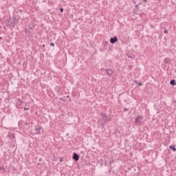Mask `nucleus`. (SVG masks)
<instances>
[{
    "label": "nucleus",
    "mask_w": 176,
    "mask_h": 176,
    "mask_svg": "<svg viewBox=\"0 0 176 176\" xmlns=\"http://www.w3.org/2000/svg\"><path fill=\"white\" fill-rule=\"evenodd\" d=\"M169 148H170V149H172V151H173V152H175V151H176V148H175V145H173V146H170Z\"/></svg>",
    "instance_id": "obj_8"
},
{
    "label": "nucleus",
    "mask_w": 176,
    "mask_h": 176,
    "mask_svg": "<svg viewBox=\"0 0 176 176\" xmlns=\"http://www.w3.org/2000/svg\"><path fill=\"white\" fill-rule=\"evenodd\" d=\"M43 47H45V45H43Z\"/></svg>",
    "instance_id": "obj_17"
},
{
    "label": "nucleus",
    "mask_w": 176,
    "mask_h": 176,
    "mask_svg": "<svg viewBox=\"0 0 176 176\" xmlns=\"http://www.w3.org/2000/svg\"><path fill=\"white\" fill-rule=\"evenodd\" d=\"M142 116H139L138 118H136L135 123H136V124H138V123H141L142 122Z\"/></svg>",
    "instance_id": "obj_2"
},
{
    "label": "nucleus",
    "mask_w": 176,
    "mask_h": 176,
    "mask_svg": "<svg viewBox=\"0 0 176 176\" xmlns=\"http://www.w3.org/2000/svg\"><path fill=\"white\" fill-rule=\"evenodd\" d=\"M60 10L61 13H63V12H64V8H60Z\"/></svg>",
    "instance_id": "obj_13"
},
{
    "label": "nucleus",
    "mask_w": 176,
    "mask_h": 176,
    "mask_svg": "<svg viewBox=\"0 0 176 176\" xmlns=\"http://www.w3.org/2000/svg\"><path fill=\"white\" fill-rule=\"evenodd\" d=\"M50 45H51V46H54V43H51Z\"/></svg>",
    "instance_id": "obj_14"
},
{
    "label": "nucleus",
    "mask_w": 176,
    "mask_h": 176,
    "mask_svg": "<svg viewBox=\"0 0 176 176\" xmlns=\"http://www.w3.org/2000/svg\"><path fill=\"white\" fill-rule=\"evenodd\" d=\"M116 42H118V37L114 36L110 38V43H112L113 45V43H116Z\"/></svg>",
    "instance_id": "obj_3"
},
{
    "label": "nucleus",
    "mask_w": 176,
    "mask_h": 176,
    "mask_svg": "<svg viewBox=\"0 0 176 176\" xmlns=\"http://www.w3.org/2000/svg\"><path fill=\"white\" fill-rule=\"evenodd\" d=\"M41 130H42V128L41 127L36 128L34 129V134H41Z\"/></svg>",
    "instance_id": "obj_5"
},
{
    "label": "nucleus",
    "mask_w": 176,
    "mask_h": 176,
    "mask_svg": "<svg viewBox=\"0 0 176 176\" xmlns=\"http://www.w3.org/2000/svg\"><path fill=\"white\" fill-rule=\"evenodd\" d=\"M73 159L74 160H76V162H78V160H79V155L76 154V153H74Z\"/></svg>",
    "instance_id": "obj_4"
},
{
    "label": "nucleus",
    "mask_w": 176,
    "mask_h": 176,
    "mask_svg": "<svg viewBox=\"0 0 176 176\" xmlns=\"http://www.w3.org/2000/svg\"><path fill=\"white\" fill-rule=\"evenodd\" d=\"M168 60V58H165V61H167Z\"/></svg>",
    "instance_id": "obj_16"
},
{
    "label": "nucleus",
    "mask_w": 176,
    "mask_h": 176,
    "mask_svg": "<svg viewBox=\"0 0 176 176\" xmlns=\"http://www.w3.org/2000/svg\"><path fill=\"white\" fill-rule=\"evenodd\" d=\"M106 72L107 75H109V76H111V75L113 74V72L111 69H106Z\"/></svg>",
    "instance_id": "obj_6"
},
{
    "label": "nucleus",
    "mask_w": 176,
    "mask_h": 176,
    "mask_svg": "<svg viewBox=\"0 0 176 176\" xmlns=\"http://www.w3.org/2000/svg\"><path fill=\"white\" fill-rule=\"evenodd\" d=\"M144 2H148V0H143Z\"/></svg>",
    "instance_id": "obj_15"
},
{
    "label": "nucleus",
    "mask_w": 176,
    "mask_h": 176,
    "mask_svg": "<svg viewBox=\"0 0 176 176\" xmlns=\"http://www.w3.org/2000/svg\"><path fill=\"white\" fill-rule=\"evenodd\" d=\"M170 84L172 85V86H174L175 85V80H171Z\"/></svg>",
    "instance_id": "obj_9"
},
{
    "label": "nucleus",
    "mask_w": 176,
    "mask_h": 176,
    "mask_svg": "<svg viewBox=\"0 0 176 176\" xmlns=\"http://www.w3.org/2000/svg\"><path fill=\"white\" fill-rule=\"evenodd\" d=\"M125 111H129V109H125Z\"/></svg>",
    "instance_id": "obj_18"
},
{
    "label": "nucleus",
    "mask_w": 176,
    "mask_h": 176,
    "mask_svg": "<svg viewBox=\"0 0 176 176\" xmlns=\"http://www.w3.org/2000/svg\"><path fill=\"white\" fill-rule=\"evenodd\" d=\"M30 109V107L24 108V111H28Z\"/></svg>",
    "instance_id": "obj_12"
},
{
    "label": "nucleus",
    "mask_w": 176,
    "mask_h": 176,
    "mask_svg": "<svg viewBox=\"0 0 176 176\" xmlns=\"http://www.w3.org/2000/svg\"><path fill=\"white\" fill-rule=\"evenodd\" d=\"M16 24H17V19H16V16H14L12 20H8V25L10 27L14 28V27H16Z\"/></svg>",
    "instance_id": "obj_1"
},
{
    "label": "nucleus",
    "mask_w": 176,
    "mask_h": 176,
    "mask_svg": "<svg viewBox=\"0 0 176 176\" xmlns=\"http://www.w3.org/2000/svg\"><path fill=\"white\" fill-rule=\"evenodd\" d=\"M135 83H138V86H142V82H138L137 81H135Z\"/></svg>",
    "instance_id": "obj_10"
},
{
    "label": "nucleus",
    "mask_w": 176,
    "mask_h": 176,
    "mask_svg": "<svg viewBox=\"0 0 176 176\" xmlns=\"http://www.w3.org/2000/svg\"><path fill=\"white\" fill-rule=\"evenodd\" d=\"M21 104H23V100H17V102H16L17 107H19V105H21Z\"/></svg>",
    "instance_id": "obj_7"
},
{
    "label": "nucleus",
    "mask_w": 176,
    "mask_h": 176,
    "mask_svg": "<svg viewBox=\"0 0 176 176\" xmlns=\"http://www.w3.org/2000/svg\"><path fill=\"white\" fill-rule=\"evenodd\" d=\"M164 34H168V31H167V30H165L164 31Z\"/></svg>",
    "instance_id": "obj_11"
}]
</instances>
